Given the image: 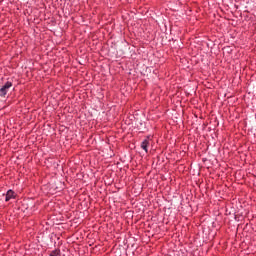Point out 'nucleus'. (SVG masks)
I'll list each match as a JSON object with an SVG mask.
<instances>
[{"label":"nucleus","mask_w":256,"mask_h":256,"mask_svg":"<svg viewBox=\"0 0 256 256\" xmlns=\"http://www.w3.org/2000/svg\"><path fill=\"white\" fill-rule=\"evenodd\" d=\"M13 87V83L11 81H7L1 88H0V97H5L7 93H9V89Z\"/></svg>","instance_id":"f257e3e1"},{"label":"nucleus","mask_w":256,"mask_h":256,"mask_svg":"<svg viewBox=\"0 0 256 256\" xmlns=\"http://www.w3.org/2000/svg\"><path fill=\"white\" fill-rule=\"evenodd\" d=\"M151 143V140L148 138L144 139L143 142L141 143V149H143L145 151V153L148 152L147 148L149 147Z\"/></svg>","instance_id":"f03ea898"},{"label":"nucleus","mask_w":256,"mask_h":256,"mask_svg":"<svg viewBox=\"0 0 256 256\" xmlns=\"http://www.w3.org/2000/svg\"><path fill=\"white\" fill-rule=\"evenodd\" d=\"M11 199H15V192H13V190H8L5 196V201H11Z\"/></svg>","instance_id":"7ed1b4c3"},{"label":"nucleus","mask_w":256,"mask_h":256,"mask_svg":"<svg viewBox=\"0 0 256 256\" xmlns=\"http://www.w3.org/2000/svg\"><path fill=\"white\" fill-rule=\"evenodd\" d=\"M57 255H59V251H57V250H54V251L50 254V256H57Z\"/></svg>","instance_id":"20e7f679"}]
</instances>
